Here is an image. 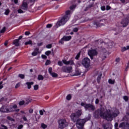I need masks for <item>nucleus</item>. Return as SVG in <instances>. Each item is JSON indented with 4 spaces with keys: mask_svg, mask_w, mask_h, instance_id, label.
Returning a JSON list of instances; mask_svg holds the SVG:
<instances>
[{
    "mask_svg": "<svg viewBox=\"0 0 129 129\" xmlns=\"http://www.w3.org/2000/svg\"><path fill=\"white\" fill-rule=\"evenodd\" d=\"M71 15H72V12L71 11L68 10L66 11L65 15L60 17V19L56 22L54 28L57 29V28L61 27V26H64L69 21L71 17Z\"/></svg>",
    "mask_w": 129,
    "mask_h": 129,
    "instance_id": "nucleus-1",
    "label": "nucleus"
},
{
    "mask_svg": "<svg viewBox=\"0 0 129 129\" xmlns=\"http://www.w3.org/2000/svg\"><path fill=\"white\" fill-rule=\"evenodd\" d=\"M91 118V115L90 114H89L88 116L86 117V118L84 119H78L76 122L77 124V127L78 129H83L84 127V124H85V123L88 120H90Z\"/></svg>",
    "mask_w": 129,
    "mask_h": 129,
    "instance_id": "nucleus-2",
    "label": "nucleus"
},
{
    "mask_svg": "<svg viewBox=\"0 0 129 129\" xmlns=\"http://www.w3.org/2000/svg\"><path fill=\"white\" fill-rule=\"evenodd\" d=\"M81 105L84 107L85 110H88L89 112H92L95 110V106L92 104L82 102Z\"/></svg>",
    "mask_w": 129,
    "mask_h": 129,
    "instance_id": "nucleus-3",
    "label": "nucleus"
},
{
    "mask_svg": "<svg viewBox=\"0 0 129 129\" xmlns=\"http://www.w3.org/2000/svg\"><path fill=\"white\" fill-rule=\"evenodd\" d=\"M117 113H100V116H103L104 119L107 120V121H111L113 118V115L117 116Z\"/></svg>",
    "mask_w": 129,
    "mask_h": 129,
    "instance_id": "nucleus-4",
    "label": "nucleus"
},
{
    "mask_svg": "<svg viewBox=\"0 0 129 129\" xmlns=\"http://www.w3.org/2000/svg\"><path fill=\"white\" fill-rule=\"evenodd\" d=\"M58 128L60 129H64L65 127L68 126V122L65 119H60L58 120Z\"/></svg>",
    "mask_w": 129,
    "mask_h": 129,
    "instance_id": "nucleus-5",
    "label": "nucleus"
},
{
    "mask_svg": "<svg viewBox=\"0 0 129 129\" xmlns=\"http://www.w3.org/2000/svg\"><path fill=\"white\" fill-rule=\"evenodd\" d=\"M81 63L85 68H89L90 67V59L88 57H85L82 59Z\"/></svg>",
    "mask_w": 129,
    "mask_h": 129,
    "instance_id": "nucleus-6",
    "label": "nucleus"
},
{
    "mask_svg": "<svg viewBox=\"0 0 129 129\" xmlns=\"http://www.w3.org/2000/svg\"><path fill=\"white\" fill-rule=\"evenodd\" d=\"M94 113H111V110L110 109H106V111L105 112V108L101 106L100 108L97 109Z\"/></svg>",
    "mask_w": 129,
    "mask_h": 129,
    "instance_id": "nucleus-7",
    "label": "nucleus"
},
{
    "mask_svg": "<svg viewBox=\"0 0 129 129\" xmlns=\"http://www.w3.org/2000/svg\"><path fill=\"white\" fill-rule=\"evenodd\" d=\"M108 55V52L106 51L105 48H102V52L100 54V58L101 59L102 61L105 60L107 58V56Z\"/></svg>",
    "mask_w": 129,
    "mask_h": 129,
    "instance_id": "nucleus-8",
    "label": "nucleus"
},
{
    "mask_svg": "<svg viewBox=\"0 0 129 129\" xmlns=\"http://www.w3.org/2000/svg\"><path fill=\"white\" fill-rule=\"evenodd\" d=\"M80 116H81V113H72L71 115V118L72 121L77 123Z\"/></svg>",
    "mask_w": 129,
    "mask_h": 129,
    "instance_id": "nucleus-9",
    "label": "nucleus"
},
{
    "mask_svg": "<svg viewBox=\"0 0 129 129\" xmlns=\"http://www.w3.org/2000/svg\"><path fill=\"white\" fill-rule=\"evenodd\" d=\"M88 54L90 56V58L91 60H93V57L94 56H96L98 54L97 51L96 49H90L88 52Z\"/></svg>",
    "mask_w": 129,
    "mask_h": 129,
    "instance_id": "nucleus-10",
    "label": "nucleus"
},
{
    "mask_svg": "<svg viewBox=\"0 0 129 129\" xmlns=\"http://www.w3.org/2000/svg\"><path fill=\"white\" fill-rule=\"evenodd\" d=\"M18 106L16 104L13 105L12 106L8 108V113L10 112H19L20 109H17Z\"/></svg>",
    "mask_w": 129,
    "mask_h": 129,
    "instance_id": "nucleus-11",
    "label": "nucleus"
},
{
    "mask_svg": "<svg viewBox=\"0 0 129 129\" xmlns=\"http://www.w3.org/2000/svg\"><path fill=\"white\" fill-rule=\"evenodd\" d=\"M62 62L63 64H64V65H70L71 66L75 65V63H74V60L73 59H70L68 61H67L66 59H62Z\"/></svg>",
    "mask_w": 129,
    "mask_h": 129,
    "instance_id": "nucleus-12",
    "label": "nucleus"
},
{
    "mask_svg": "<svg viewBox=\"0 0 129 129\" xmlns=\"http://www.w3.org/2000/svg\"><path fill=\"white\" fill-rule=\"evenodd\" d=\"M129 23V15L127 16L126 18L123 19L121 22V25H122L123 28H125V27L127 26L128 25Z\"/></svg>",
    "mask_w": 129,
    "mask_h": 129,
    "instance_id": "nucleus-13",
    "label": "nucleus"
},
{
    "mask_svg": "<svg viewBox=\"0 0 129 129\" xmlns=\"http://www.w3.org/2000/svg\"><path fill=\"white\" fill-rule=\"evenodd\" d=\"M62 71L63 72H65L66 73H71L72 72V67H66L63 66L62 67Z\"/></svg>",
    "mask_w": 129,
    "mask_h": 129,
    "instance_id": "nucleus-14",
    "label": "nucleus"
},
{
    "mask_svg": "<svg viewBox=\"0 0 129 129\" xmlns=\"http://www.w3.org/2000/svg\"><path fill=\"white\" fill-rule=\"evenodd\" d=\"M102 21V20H100L99 21L98 20H95L93 22L94 26H96V28H99L101 27L102 26H103V23H101L100 22Z\"/></svg>",
    "mask_w": 129,
    "mask_h": 129,
    "instance_id": "nucleus-15",
    "label": "nucleus"
},
{
    "mask_svg": "<svg viewBox=\"0 0 129 129\" xmlns=\"http://www.w3.org/2000/svg\"><path fill=\"white\" fill-rule=\"evenodd\" d=\"M8 107L5 105H3L2 107L0 108V112H7L8 113Z\"/></svg>",
    "mask_w": 129,
    "mask_h": 129,
    "instance_id": "nucleus-16",
    "label": "nucleus"
},
{
    "mask_svg": "<svg viewBox=\"0 0 129 129\" xmlns=\"http://www.w3.org/2000/svg\"><path fill=\"white\" fill-rule=\"evenodd\" d=\"M104 44L106 48H107V49H111V48H112V46H113V42H109L107 43Z\"/></svg>",
    "mask_w": 129,
    "mask_h": 129,
    "instance_id": "nucleus-17",
    "label": "nucleus"
},
{
    "mask_svg": "<svg viewBox=\"0 0 129 129\" xmlns=\"http://www.w3.org/2000/svg\"><path fill=\"white\" fill-rule=\"evenodd\" d=\"M21 9L24 11H27L28 10V4H27V2H24L22 4Z\"/></svg>",
    "mask_w": 129,
    "mask_h": 129,
    "instance_id": "nucleus-18",
    "label": "nucleus"
},
{
    "mask_svg": "<svg viewBox=\"0 0 129 129\" xmlns=\"http://www.w3.org/2000/svg\"><path fill=\"white\" fill-rule=\"evenodd\" d=\"M39 53H40L39 51V48H36L34 49V51L32 52L31 55L32 56H37Z\"/></svg>",
    "mask_w": 129,
    "mask_h": 129,
    "instance_id": "nucleus-19",
    "label": "nucleus"
},
{
    "mask_svg": "<svg viewBox=\"0 0 129 129\" xmlns=\"http://www.w3.org/2000/svg\"><path fill=\"white\" fill-rule=\"evenodd\" d=\"M102 127L104 129H112L111 128V126H110V124H109V123L103 124H102Z\"/></svg>",
    "mask_w": 129,
    "mask_h": 129,
    "instance_id": "nucleus-20",
    "label": "nucleus"
},
{
    "mask_svg": "<svg viewBox=\"0 0 129 129\" xmlns=\"http://www.w3.org/2000/svg\"><path fill=\"white\" fill-rule=\"evenodd\" d=\"M13 44L15 45L16 47H19L20 46V40L16 39L13 41Z\"/></svg>",
    "mask_w": 129,
    "mask_h": 129,
    "instance_id": "nucleus-21",
    "label": "nucleus"
},
{
    "mask_svg": "<svg viewBox=\"0 0 129 129\" xmlns=\"http://www.w3.org/2000/svg\"><path fill=\"white\" fill-rule=\"evenodd\" d=\"M26 84L27 85L28 89H31L32 87L31 85H33L34 84V82H26Z\"/></svg>",
    "mask_w": 129,
    "mask_h": 129,
    "instance_id": "nucleus-22",
    "label": "nucleus"
},
{
    "mask_svg": "<svg viewBox=\"0 0 129 129\" xmlns=\"http://www.w3.org/2000/svg\"><path fill=\"white\" fill-rule=\"evenodd\" d=\"M63 37L66 42H68V41H70V40L72 39V37H71V36H63Z\"/></svg>",
    "mask_w": 129,
    "mask_h": 129,
    "instance_id": "nucleus-23",
    "label": "nucleus"
},
{
    "mask_svg": "<svg viewBox=\"0 0 129 129\" xmlns=\"http://www.w3.org/2000/svg\"><path fill=\"white\" fill-rule=\"evenodd\" d=\"M102 76V74H101V73H100L99 75L97 78V81L98 83H100V80H101Z\"/></svg>",
    "mask_w": 129,
    "mask_h": 129,
    "instance_id": "nucleus-24",
    "label": "nucleus"
},
{
    "mask_svg": "<svg viewBox=\"0 0 129 129\" xmlns=\"http://www.w3.org/2000/svg\"><path fill=\"white\" fill-rule=\"evenodd\" d=\"M125 122H121L119 125V127H121L122 128H124V126H125Z\"/></svg>",
    "mask_w": 129,
    "mask_h": 129,
    "instance_id": "nucleus-25",
    "label": "nucleus"
},
{
    "mask_svg": "<svg viewBox=\"0 0 129 129\" xmlns=\"http://www.w3.org/2000/svg\"><path fill=\"white\" fill-rule=\"evenodd\" d=\"M76 7H77V5H73L71 6H70V9L71 11H74L75 9H76Z\"/></svg>",
    "mask_w": 129,
    "mask_h": 129,
    "instance_id": "nucleus-26",
    "label": "nucleus"
},
{
    "mask_svg": "<svg viewBox=\"0 0 129 129\" xmlns=\"http://www.w3.org/2000/svg\"><path fill=\"white\" fill-rule=\"evenodd\" d=\"M81 54V52L80 51L78 52V53H77V54L76 55V57H75V59H76V60H79V58H80V54Z\"/></svg>",
    "mask_w": 129,
    "mask_h": 129,
    "instance_id": "nucleus-27",
    "label": "nucleus"
},
{
    "mask_svg": "<svg viewBox=\"0 0 129 129\" xmlns=\"http://www.w3.org/2000/svg\"><path fill=\"white\" fill-rule=\"evenodd\" d=\"M30 102H32V99H27L25 102V104L26 105L29 104Z\"/></svg>",
    "mask_w": 129,
    "mask_h": 129,
    "instance_id": "nucleus-28",
    "label": "nucleus"
},
{
    "mask_svg": "<svg viewBox=\"0 0 129 129\" xmlns=\"http://www.w3.org/2000/svg\"><path fill=\"white\" fill-rule=\"evenodd\" d=\"M115 82V81L114 80H112L111 79H110L108 80V83L109 84H114V83Z\"/></svg>",
    "mask_w": 129,
    "mask_h": 129,
    "instance_id": "nucleus-29",
    "label": "nucleus"
},
{
    "mask_svg": "<svg viewBox=\"0 0 129 129\" xmlns=\"http://www.w3.org/2000/svg\"><path fill=\"white\" fill-rule=\"evenodd\" d=\"M71 98H72V96L71 94H68L66 97L67 100H71Z\"/></svg>",
    "mask_w": 129,
    "mask_h": 129,
    "instance_id": "nucleus-30",
    "label": "nucleus"
},
{
    "mask_svg": "<svg viewBox=\"0 0 129 129\" xmlns=\"http://www.w3.org/2000/svg\"><path fill=\"white\" fill-rule=\"evenodd\" d=\"M38 80H43L44 77L42 76V75H39L37 77Z\"/></svg>",
    "mask_w": 129,
    "mask_h": 129,
    "instance_id": "nucleus-31",
    "label": "nucleus"
},
{
    "mask_svg": "<svg viewBox=\"0 0 129 129\" xmlns=\"http://www.w3.org/2000/svg\"><path fill=\"white\" fill-rule=\"evenodd\" d=\"M64 41H65V40L64 39V37H62V38H61L60 40H59V41H58V43L59 44H64Z\"/></svg>",
    "mask_w": 129,
    "mask_h": 129,
    "instance_id": "nucleus-32",
    "label": "nucleus"
},
{
    "mask_svg": "<svg viewBox=\"0 0 129 129\" xmlns=\"http://www.w3.org/2000/svg\"><path fill=\"white\" fill-rule=\"evenodd\" d=\"M18 77L21 78V79H25V75L19 74L18 75Z\"/></svg>",
    "mask_w": 129,
    "mask_h": 129,
    "instance_id": "nucleus-33",
    "label": "nucleus"
},
{
    "mask_svg": "<svg viewBox=\"0 0 129 129\" xmlns=\"http://www.w3.org/2000/svg\"><path fill=\"white\" fill-rule=\"evenodd\" d=\"M50 75L51 76H52V77L53 78L58 77V74H57V73H52Z\"/></svg>",
    "mask_w": 129,
    "mask_h": 129,
    "instance_id": "nucleus-34",
    "label": "nucleus"
},
{
    "mask_svg": "<svg viewBox=\"0 0 129 129\" xmlns=\"http://www.w3.org/2000/svg\"><path fill=\"white\" fill-rule=\"evenodd\" d=\"M25 45H31L32 46V40H30L29 41H26L25 43Z\"/></svg>",
    "mask_w": 129,
    "mask_h": 129,
    "instance_id": "nucleus-35",
    "label": "nucleus"
},
{
    "mask_svg": "<svg viewBox=\"0 0 129 129\" xmlns=\"http://www.w3.org/2000/svg\"><path fill=\"white\" fill-rule=\"evenodd\" d=\"M4 14L6 16H9V14H10V10L9 9L5 10Z\"/></svg>",
    "mask_w": 129,
    "mask_h": 129,
    "instance_id": "nucleus-36",
    "label": "nucleus"
},
{
    "mask_svg": "<svg viewBox=\"0 0 129 129\" xmlns=\"http://www.w3.org/2000/svg\"><path fill=\"white\" fill-rule=\"evenodd\" d=\"M124 129H129V123L126 122L125 124V126L124 127Z\"/></svg>",
    "mask_w": 129,
    "mask_h": 129,
    "instance_id": "nucleus-37",
    "label": "nucleus"
},
{
    "mask_svg": "<svg viewBox=\"0 0 129 129\" xmlns=\"http://www.w3.org/2000/svg\"><path fill=\"white\" fill-rule=\"evenodd\" d=\"M57 64L58 65V66H63V61H61V60H58L57 62Z\"/></svg>",
    "mask_w": 129,
    "mask_h": 129,
    "instance_id": "nucleus-38",
    "label": "nucleus"
},
{
    "mask_svg": "<svg viewBox=\"0 0 129 129\" xmlns=\"http://www.w3.org/2000/svg\"><path fill=\"white\" fill-rule=\"evenodd\" d=\"M50 64H51V61H50L49 59H47L45 62V65L47 66V65H50Z\"/></svg>",
    "mask_w": 129,
    "mask_h": 129,
    "instance_id": "nucleus-39",
    "label": "nucleus"
},
{
    "mask_svg": "<svg viewBox=\"0 0 129 129\" xmlns=\"http://www.w3.org/2000/svg\"><path fill=\"white\" fill-rule=\"evenodd\" d=\"M79 30V29H78V28L77 27H75L73 29V31L74 33H77V32H78Z\"/></svg>",
    "mask_w": 129,
    "mask_h": 129,
    "instance_id": "nucleus-40",
    "label": "nucleus"
},
{
    "mask_svg": "<svg viewBox=\"0 0 129 129\" xmlns=\"http://www.w3.org/2000/svg\"><path fill=\"white\" fill-rule=\"evenodd\" d=\"M24 104H25V101H24V100L20 101L19 102V105H20V106L24 105Z\"/></svg>",
    "mask_w": 129,
    "mask_h": 129,
    "instance_id": "nucleus-41",
    "label": "nucleus"
},
{
    "mask_svg": "<svg viewBox=\"0 0 129 129\" xmlns=\"http://www.w3.org/2000/svg\"><path fill=\"white\" fill-rule=\"evenodd\" d=\"M129 68V66L127 65V66L126 67L125 70H124V75H126V71H127L128 69Z\"/></svg>",
    "mask_w": 129,
    "mask_h": 129,
    "instance_id": "nucleus-42",
    "label": "nucleus"
},
{
    "mask_svg": "<svg viewBox=\"0 0 129 129\" xmlns=\"http://www.w3.org/2000/svg\"><path fill=\"white\" fill-rule=\"evenodd\" d=\"M123 99L126 102L128 101V97L127 96H124Z\"/></svg>",
    "mask_w": 129,
    "mask_h": 129,
    "instance_id": "nucleus-43",
    "label": "nucleus"
},
{
    "mask_svg": "<svg viewBox=\"0 0 129 129\" xmlns=\"http://www.w3.org/2000/svg\"><path fill=\"white\" fill-rule=\"evenodd\" d=\"M47 49H51L52 48V44H49L46 45Z\"/></svg>",
    "mask_w": 129,
    "mask_h": 129,
    "instance_id": "nucleus-44",
    "label": "nucleus"
},
{
    "mask_svg": "<svg viewBox=\"0 0 129 129\" xmlns=\"http://www.w3.org/2000/svg\"><path fill=\"white\" fill-rule=\"evenodd\" d=\"M41 127L42 128H47V125L45 124L44 123H41Z\"/></svg>",
    "mask_w": 129,
    "mask_h": 129,
    "instance_id": "nucleus-45",
    "label": "nucleus"
},
{
    "mask_svg": "<svg viewBox=\"0 0 129 129\" xmlns=\"http://www.w3.org/2000/svg\"><path fill=\"white\" fill-rule=\"evenodd\" d=\"M7 119L9 120H11V121H14L15 120V119H14V118H13L12 117H11L10 116H7Z\"/></svg>",
    "mask_w": 129,
    "mask_h": 129,
    "instance_id": "nucleus-46",
    "label": "nucleus"
},
{
    "mask_svg": "<svg viewBox=\"0 0 129 129\" xmlns=\"http://www.w3.org/2000/svg\"><path fill=\"white\" fill-rule=\"evenodd\" d=\"M45 54L46 56H49L50 54H51V51L50 50H47L45 52Z\"/></svg>",
    "mask_w": 129,
    "mask_h": 129,
    "instance_id": "nucleus-47",
    "label": "nucleus"
},
{
    "mask_svg": "<svg viewBox=\"0 0 129 129\" xmlns=\"http://www.w3.org/2000/svg\"><path fill=\"white\" fill-rule=\"evenodd\" d=\"M39 89V85H35L34 86V90H38Z\"/></svg>",
    "mask_w": 129,
    "mask_h": 129,
    "instance_id": "nucleus-48",
    "label": "nucleus"
},
{
    "mask_svg": "<svg viewBox=\"0 0 129 129\" xmlns=\"http://www.w3.org/2000/svg\"><path fill=\"white\" fill-rule=\"evenodd\" d=\"M44 113H47V112L44 109L39 110V113H44Z\"/></svg>",
    "mask_w": 129,
    "mask_h": 129,
    "instance_id": "nucleus-49",
    "label": "nucleus"
},
{
    "mask_svg": "<svg viewBox=\"0 0 129 129\" xmlns=\"http://www.w3.org/2000/svg\"><path fill=\"white\" fill-rule=\"evenodd\" d=\"M48 72L49 74L51 75L52 73H53V71L52 70V68H49L48 69Z\"/></svg>",
    "mask_w": 129,
    "mask_h": 129,
    "instance_id": "nucleus-50",
    "label": "nucleus"
},
{
    "mask_svg": "<svg viewBox=\"0 0 129 129\" xmlns=\"http://www.w3.org/2000/svg\"><path fill=\"white\" fill-rule=\"evenodd\" d=\"M126 50H128V48H127V46L126 47H124L122 48L121 51L122 52H124V51H126Z\"/></svg>",
    "mask_w": 129,
    "mask_h": 129,
    "instance_id": "nucleus-51",
    "label": "nucleus"
},
{
    "mask_svg": "<svg viewBox=\"0 0 129 129\" xmlns=\"http://www.w3.org/2000/svg\"><path fill=\"white\" fill-rule=\"evenodd\" d=\"M6 32V27H4L3 29L0 31V33H5Z\"/></svg>",
    "mask_w": 129,
    "mask_h": 129,
    "instance_id": "nucleus-52",
    "label": "nucleus"
},
{
    "mask_svg": "<svg viewBox=\"0 0 129 129\" xmlns=\"http://www.w3.org/2000/svg\"><path fill=\"white\" fill-rule=\"evenodd\" d=\"M18 14H24V11H23V10H22V9H18Z\"/></svg>",
    "mask_w": 129,
    "mask_h": 129,
    "instance_id": "nucleus-53",
    "label": "nucleus"
},
{
    "mask_svg": "<svg viewBox=\"0 0 129 129\" xmlns=\"http://www.w3.org/2000/svg\"><path fill=\"white\" fill-rule=\"evenodd\" d=\"M119 61H120V58L119 57H117L116 59H115V62H116V63L117 64V63H119Z\"/></svg>",
    "mask_w": 129,
    "mask_h": 129,
    "instance_id": "nucleus-54",
    "label": "nucleus"
},
{
    "mask_svg": "<svg viewBox=\"0 0 129 129\" xmlns=\"http://www.w3.org/2000/svg\"><path fill=\"white\" fill-rule=\"evenodd\" d=\"M46 28L47 29H50V28H52V24H48L46 25Z\"/></svg>",
    "mask_w": 129,
    "mask_h": 129,
    "instance_id": "nucleus-55",
    "label": "nucleus"
},
{
    "mask_svg": "<svg viewBox=\"0 0 129 129\" xmlns=\"http://www.w3.org/2000/svg\"><path fill=\"white\" fill-rule=\"evenodd\" d=\"M30 34H31V32H30V31H26L25 32V36H29V35H30Z\"/></svg>",
    "mask_w": 129,
    "mask_h": 129,
    "instance_id": "nucleus-56",
    "label": "nucleus"
},
{
    "mask_svg": "<svg viewBox=\"0 0 129 129\" xmlns=\"http://www.w3.org/2000/svg\"><path fill=\"white\" fill-rule=\"evenodd\" d=\"M110 9H111V7H110V6H107L106 7V11H109V10H110Z\"/></svg>",
    "mask_w": 129,
    "mask_h": 129,
    "instance_id": "nucleus-57",
    "label": "nucleus"
},
{
    "mask_svg": "<svg viewBox=\"0 0 129 129\" xmlns=\"http://www.w3.org/2000/svg\"><path fill=\"white\" fill-rule=\"evenodd\" d=\"M41 58L42 59H47V56H46L44 54H42L41 55Z\"/></svg>",
    "mask_w": 129,
    "mask_h": 129,
    "instance_id": "nucleus-58",
    "label": "nucleus"
},
{
    "mask_svg": "<svg viewBox=\"0 0 129 129\" xmlns=\"http://www.w3.org/2000/svg\"><path fill=\"white\" fill-rule=\"evenodd\" d=\"M23 127H24V125L23 124H20L18 126V129H22Z\"/></svg>",
    "mask_w": 129,
    "mask_h": 129,
    "instance_id": "nucleus-59",
    "label": "nucleus"
},
{
    "mask_svg": "<svg viewBox=\"0 0 129 129\" xmlns=\"http://www.w3.org/2000/svg\"><path fill=\"white\" fill-rule=\"evenodd\" d=\"M37 45L38 47H41V46H42L43 45V42L37 43Z\"/></svg>",
    "mask_w": 129,
    "mask_h": 129,
    "instance_id": "nucleus-60",
    "label": "nucleus"
},
{
    "mask_svg": "<svg viewBox=\"0 0 129 129\" xmlns=\"http://www.w3.org/2000/svg\"><path fill=\"white\" fill-rule=\"evenodd\" d=\"M101 10L103 11H105V10H106L105 6L101 7Z\"/></svg>",
    "mask_w": 129,
    "mask_h": 129,
    "instance_id": "nucleus-61",
    "label": "nucleus"
},
{
    "mask_svg": "<svg viewBox=\"0 0 129 129\" xmlns=\"http://www.w3.org/2000/svg\"><path fill=\"white\" fill-rule=\"evenodd\" d=\"M114 127L115 128H117V127H118V123L117 122L115 123Z\"/></svg>",
    "mask_w": 129,
    "mask_h": 129,
    "instance_id": "nucleus-62",
    "label": "nucleus"
},
{
    "mask_svg": "<svg viewBox=\"0 0 129 129\" xmlns=\"http://www.w3.org/2000/svg\"><path fill=\"white\" fill-rule=\"evenodd\" d=\"M95 103V104H98V103H99V100L98 99H96Z\"/></svg>",
    "mask_w": 129,
    "mask_h": 129,
    "instance_id": "nucleus-63",
    "label": "nucleus"
},
{
    "mask_svg": "<svg viewBox=\"0 0 129 129\" xmlns=\"http://www.w3.org/2000/svg\"><path fill=\"white\" fill-rule=\"evenodd\" d=\"M34 110H33L32 108H30L29 110V113H33Z\"/></svg>",
    "mask_w": 129,
    "mask_h": 129,
    "instance_id": "nucleus-64",
    "label": "nucleus"
}]
</instances>
